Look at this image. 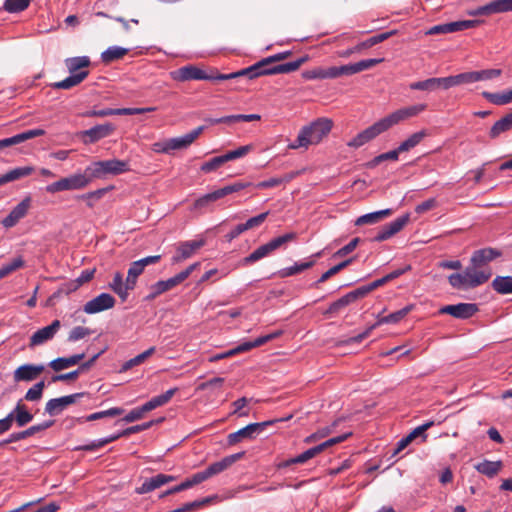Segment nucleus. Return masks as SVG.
<instances>
[{"label": "nucleus", "instance_id": "nucleus-43", "mask_svg": "<svg viewBox=\"0 0 512 512\" xmlns=\"http://www.w3.org/2000/svg\"><path fill=\"white\" fill-rule=\"evenodd\" d=\"M411 311V306H406L396 312H393L387 316L378 317L377 322L375 323L376 327L383 324H395L400 322L409 312Z\"/></svg>", "mask_w": 512, "mask_h": 512}, {"label": "nucleus", "instance_id": "nucleus-5", "mask_svg": "<svg viewBox=\"0 0 512 512\" xmlns=\"http://www.w3.org/2000/svg\"><path fill=\"white\" fill-rule=\"evenodd\" d=\"M280 334H281V331H277V332H274V333L267 334L265 336L258 337L254 341L244 342V343L236 346L233 349H230V350H228L226 352L219 353V354H216V355L210 357L209 361L210 362H216V361L228 358V357H232V356H234L236 354L249 351V350H251V349H253L255 347H259V346L267 343L270 340H273L274 338L278 337Z\"/></svg>", "mask_w": 512, "mask_h": 512}, {"label": "nucleus", "instance_id": "nucleus-64", "mask_svg": "<svg viewBox=\"0 0 512 512\" xmlns=\"http://www.w3.org/2000/svg\"><path fill=\"white\" fill-rule=\"evenodd\" d=\"M248 185H249L248 183L235 182L233 184L224 186L223 188L218 189L217 191H218V194L220 195V198H223L226 195H229V194H232L235 192H239L240 190L244 189Z\"/></svg>", "mask_w": 512, "mask_h": 512}, {"label": "nucleus", "instance_id": "nucleus-28", "mask_svg": "<svg viewBox=\"0 0 512 512\" xmlns=\"http://www.w3.org/2000/svg\"><path fill=\"white\" fill-rule=\"evenodd\" d=\"M306 57L299 58L292 62H287L279 65H275L266 69L261 73L262 75H274V74H284L296 71L299 67L306 61Z\"/></svg>", "mask_w": 512, "mask_h": 512}, {"label": "nucleus", "instance_id": "nucleus-32", "mask_svg": "<svg viewBox=\"0 0 512 512\" xmlns=\"http://www.w3.org/2000/svg\"><path fill=\"white\" fill-rule=\"evenodd\" d=\"M8 415H12V422L15 421L18 427H24L33 420V415L21 403V400Z\"/></svg>", "mask_w": 512, "mask_h": 512}, {"label": "nucleus", "instance_id": "nucleus-36", "mask_svg": "<svg viewBox=\"0 0 512 512\" xmlns=\"http://www.w3.org/2000/svg\"><path fill=\"white\" fill-rule=\"evenodd\" d=\"M84 357H85L84 353L75 354L70 357H60V358L52 360L49 363V366L54 371H61V370L67 369L69 367H72V366L78 364Z\"/></svg>", "mask_w": 512, "mask_h": 512}, {"label": "nucleus", "instance_id": "nucleus-10", "mask_svg": "<svg viewBox=\"0 0 512 512\" xmlns=\"http://www.w3.org/2000/svg\"><path fill=\"white\" fill-rule=\"evenodd\" d=\"M205 239H197L180 242L176 247V252L171 258L173 264L180 263L186 259L192 257L197 250L202 248L205 245Z\"/></svg>", "mask_w": 512, "mask_h": 512}, {"label": "nucleus", "instance_id": "nucleus-30", "mask_svg": "<svg viewBox=\"0 0 512 512\" xmlns=\"http://www.w3.org/2000/svg\"><path fill=\"white\" fill-rule=\"evenodd\" d=\"M111 290H113L123 301L128 297V291L134 289L128 285V278L123 280V275L120 272H116L113 276L112 282L109 284Z\"/></svg>", "mask_w": 512, "mask_h": 512}, {"label": "nucleus", "instance_id": "nucleus-2", "mask_svg": "<svg viewBox=\"0 0 512 512\" xmlns=\"http://www.w3.org/2000/svg\"><path fill=\"white\" fill-rule=\"evenodd\" d=\"M87 171L93 179H103L108 175H120L129 171V163L119 159L93 162L87 166Z\"/></svg>", "mask_w": 512, "mask_h": 512}, {"label": "nucleus", "instance_id": "nucleus-59", "mask_svg": "<svg viewBox=\"0 0 512 512\" xmlns=\"http://www.w3.org/2000/svg\"><path fill=\"white\" fill-rule=\"evenodd\" d=\"M352 301L349 298L348 294H345L335 302H333L329 308L326 310L325 314H336L338 313L342 308L348 306L351 304Z\"/></svg>", "mask_w": 512, "mask_h": 512}, {"label": "nucleus", "instance_id": "nucleus-34", "mask_svg": "<svg viewBox=\"0 0 512 512\" xmlns=\"http://www.w3.org/2000/svg\"><path fill=\"white\" fill-rule=\"evenodd\" d=\"M177 390H178L177 388H171V389L167 390L165 393L153 397L148 402L143 404V411L149 412V411H152L160 406L167 404L171 400V398L175 395Z\"/></svg>", "mask_w": 512, "mask_h": 512}, {"label": "nucleus", "instance_id": "nucleus-46", "mask_svg": "<svg viewBox=\"0 0 512 512\" xmlns=\"http://www.w3.org/2000/svg\"><path fill=\"white\" fill-rule=\"evenodd\" d=\"M127 53H128L127 48H123L120 46H111V47L107 48L104 52H102L101 59L105 63H110L117 59L122 58Z\"/></svg>", "mask_w": 512, "mask_h": 512}, {"label": "nucleus", "instance_id": "nucleus-39", "mask_svg": "<svg viewBox=\"0 0 512 512\" xmlns=\"http://www.w3.org/2000/svg\"><path fill=\"white\" fill-rule=\"evenodd\" d=\"M34 171L31 166L17 167L0 176V186L29 176Z\"/></svg>", "mask_w": 512, "mask_h": 512}, {"label": "nucleus", "instance_id": "nucleus-33", "mask_svg": "<svg viewBox=\"0 0 512 512\" xmlns=\"http://www.w3.org/2000/svg\"><path fill=\"white\" fill-rule=\"evenodd\" d=\"M391 214H392L391 209H383V210L367 213V214H364V215L358 217L355 220V225L363 226V225L376 224L379 221H381L382 219L390 216Z\"/></svg>", "mask_w": 512, "mask_h": 512}, {"label": "nucleus", "instance_id": "nucleus-17", "mask_svg": "<svg viewBox=\"0 0 512 512\" xmlns=\"http://www.w3.org/2000/svg\"><path fill=\"white\" fill-rule=\"evenodd\" d=\"M478 308L472 303H459L456 305H446L440 310V314H449L457 319H467L477 312Z\"/></svg>", "mask_w": 512, "mask_h": 512}, {"label": "nucleus", "instance_id": "nucleus-31", "mask_svg": "<svg viewBox=\"0 0 512 512\" xmlns=\"http://www.w3.org/2000/svg\"><path fill=\"white\" fill-rule=\"evenodd\" d=\"M302 77L306 80H324V79H335L334 66L323 68L316 67L310 70L302 72Z\"/></svg>", "mask_w": 512, "mask_h": 512}, {"label": "nucleus", "instance_id": "nucleus-12", "mask_svg": "<svg viewBox=\"0 0 512 512\" xmlns=\"http://www.w3.org/2000/svg\"><path fill=\"white\" fill-rule=\"evenodd\" d=\"M115 298L108 293H101L97 297L88 301L84 307L83 311L87 314H96L102 311L111 309L115 305Z\"/></svg>", "mask_w": 512, "mask_h": 512}, {"label": "nucleus", "instance_id": "nucleus-15", "mask_svg": "<svg viewBox=\"0 0 512 512\" xmlns=\"http://www.w3.org/2000/svg\"><path fill=\"white\" fill-rule=\"evenodd\" d=\"M61 328V322L59 320H54L50 325L38 329L35 333L30 337V347H35L46 343L47 341L54 338L57 332Z\"/></svg>", "mask_w": 512, "mask_h": 512}, {"label": "nucleus", "instance_id": "nucleus-38", "mask_svg": "<svg viewBox=\"0 0 512 512\" xmlns=\"http://www.w3.org/2000/svg\"><path fill=\"white\" fill-rule=\"evenodd\" d=\"M481 95L488 102L497 106H503L512 103V89L497 93L483 91Z\"/></svg>", "mask_w": 512, "mask_h": 512}, {"label": "nucleus", "instance_id": "nucleus-51", "mask_svg": "<svg viewBox=\"0 0 512 512\" xmlns=\"http://www.w3.org/2000/svg\"><path fill=\"white\" fill-rule=\"evenodd\" d=\"M449 284L458 290L471 289L464 272L453 273L448 277Z\"/></svg>", "mask_w": 512, "mask_h": 512}, {"label": "nucleus", "instance_id": "nucleus-35", "mask_svg": "<svg viewBox=\"0 0 512 512\" xmlns=\"http://www.w3.org/2000/svg\"><path fill=\"white\" fill-rule=\"evenodd\" d=\"M88 75L89 71H80L78 74H70L64 80L53 83L51 87L54 89L68 90L80 84Z\"/></svg>", "mask_w": 512, "mask_h": 512}, {"label": "nucleus", "instance_id": "nucleus-58", "mask_svg": "<svg viewBox=\"0 0 512 512\" xmlns=\"http://www.w3.org/2000/svg\"><path fill=\"white\" fill-rule=\"evenodd\" d=\"M44 134H45V131L43 129H39V128L31 129V130H27L25 132H22V133L12 136V139H13L14 145H16V144L22 143L26 140H29V139H32V138H35L38 136H42Z\"/></svg>", "mask_w": 512, "mask_h": 512}, {"label": "nucleus", "instance_id": "nucleus-23", "mask_svg": "<svg viewBox=\"0 0 512 512\" xmlns=\"http://www.w3.org/2000/svg\"><path fill=\"white\" fill-rule=\"evenodd\" d=\"M501 256V252L494 248H484L477 250L473 253L471 257V264L476 266V268L484 269L489 268L487 264L494 259Z\"/></svg>", "mask_w": 512, "mask_h": 512}, {"label": "nucleus", "instance_id": "nucleus-56", "mask_svg": "<svg viewBox=\"0 0 512 512\" xmlns=\"http://www.w3.org/2000/svg\"><path fill=\"white\" fill-rule=\"evenodd\" d=\"M45 388V382L40 381L33 385L25 394V400L35 402L42 398L43 390Z\"/></svg>", "mask_w": 512, "mask_h": 512}, {"label": "nucleus", "instance_id": "nucleus-50", "mask_svg": "<svg viewBox=\"0 0 512 512\" xmlns=\"http://www.w3.org/2000/svg\"><path fill=\"white\" fill-rule=\"evenodd\" d=\"M449 33H454L458 31H464L467 29L474 28L480 24L479 20H460L447 23Z\"/></svg>", "mask_w": 512, "mask_h": 512}, {"label": "nucleus", "instance_id": "nucleus-24", "mask_svg": "<svg viewBox=\"0 0 512 512\" xmlns=\"http://www.w3.org/2000/svg\"><path fill=\"white\" fill-rule=\"evenodd\" d=\"M176 480L175 476L166 475V474H157L154 477L146 479L141 486L136 488L137 494H146L149 493L164 484L172 482Z\"/></svg>", "mask_w": 512, "mask_h": 512}, {"label": "nucleus", "instance_id": "nucleus-42", "mask_svg": "<svg viewBox=\"0 0 512 512\" xmlns=\"http://www.w3.org/2000/svg\"><path fill=\"white\" fill-rule=\"evenodd\" d=\"M65 65L70 74H78L90 65V59L87 56L71 57L65 60Z\"/></svg>", "mask_w": 512, "mask_h": 512}, {"label": "nucleus", "instance_id": "nucleus-13", "mask_svg": "<svg viewBox=\"0 0 512 512\" xmlns=\"http://www.w3.org/2000/svg\"><path fill=\"white\" fill-rule=\"evenodd\" d=\"M156 110V107H146V108H105L101 110H91L87 111L84 115L87 117H106L111 115H137L143 114L147 112H153Z\"/></svg>", "mask_w": 512, "mask_h": 512}, {"label": "nucleus", "instance_id": "nucleus-44", "mask_svg": "<svg viewBox=\"0 0 512 512\" xmlns=\"http://www.w3.org/2000/svg\"><path fill=\"white\" fill-rule=\"evenodd\" d=\"M427 132L425 130L418 131L410 135L405 141L398 146V151L407 152L416 147L425 137Z\"/></svg>", "mask_w": 512, "mask_h": 512}, {"label": "nucleus", "instance_id": "nucleus-47", "mask_svg": "<svg viewBox=\"0 0 512 512\" xmlns=\"http://www.w3.org/2000/svg\"><path fill=\"white\" fill-rule=\"evenodd\" d=\"M291 55L290 51L280 52L275 55L269 56L267 58L262 59L261 61L255 63L257 66L258 72H263L266 69H269L272 63L282 61L286 58H288Z\"/></svg>", "mask_w": 512, "mask_h": 512}, {"label": "nucleus", "instance_id": "nucleus-26", "mask_svg": "<svg viewBox=\"0 0 512 512\" xmlns=\"http://www.w3.org/2000/svg\"><path fill=\"white\" fill-rule=\"evenodd\" d=\"M204 127L200 126L180 137L168 139L170 151L181 150L189 147L203 132Z\"/></svg>", "mask_w": 512, "mask_h": 512}, {"label": "nucleus", "instance_id": "nucleus-20", "mask_svg": "<svg viewBox=\"0 0 512 512\" xmlns=\"http://www.w3.org/2000/svg\"><path fill=\"white\" fill-rule=\"evenodd\" d=\"M31 204L30 197L24 198L17 204L11 212L2 220V225L5 228L14 227L20 219L26 216Z\"/></svg>", "mask_w": 512, "mask_h": 512}, {"label": "nucleus", "instance_id": "nucleus-63", "mask_svg": "<svg viewBox=\"0 0 512 512\" xmlns=\"http://www.w3.org/2000/svg\"><path fill=\"white\" fill-rule=\"evenodd\" d=\"M477 72V80L479 81H489L493 80L495 78H498L502 74L501 69H484L479 70Z\"/></svg>", "mask_w": 512, "mask_h": 512}, {"label": "nucleus", "instance_id": "nucleus-48", "mask_svg": "<svg viewBox=\"0 0 512 512\" xmlns=\"http://www.w3.org/2000/svg\"><path fill=\"white\" fill-rule=\"evenodd\" d=\"M155 352V347H150L146 351L140 353L139 355L135 356L134 358H131L130 360L126 361L120 371L126 372L129 369H131L134 366H138L142 364L148 357H150Z\"/></svg>", "mask_w": 512, "mask_h": 512}, {"label": "nucleus", "instance_id": "nucleus-22", "mask_svg": "<svg viewBox=\"0 0 512 512\" xmlns=\"http://www.w3.org/2000/svg\"><path fill=\"white\" fill-rule=\"evenodd\" d=\"M411 90L432 92L437 89L448 90L447 77H432L409 84Z\"/></svg>", "mask_w": 512, "mask_h": 512}, {"label": "nucleus", "instance_id": "nucleus-55", "mask_svg": "<svg viewBox=\"0 0 512 512\" xmlns=\"http://www.w3.org/2000/svg\"><path fill=\"white\" fill-rule=\"evenodd\" d=\"M219 199H221V198H220V195L218 194L217 190H215L211 193H207V194L203 195L202 197L198 198L194 202V209L195 210L203 209V208L209 206L212 202L217 201Z\"/></svg>", "mask_w": 512, "mask_h": 512}, {"label": "nucleus", "instance_id": "nucleus-11", "mask_svg": "<svg viewBox=\"0 0 512 512\" xmlns=\"http://www.w3.org/2000/svg\"><path fill=\"white\" fill-rule=\"evenodd\" d=\"M409 218V214H405L382 226L373 240L376 242H382L390 239L406 226V224L409 222Z\"/></svg>", "mask_w": 512, "mask_h": 512}, {"label": "nucleus", "instance_id": "nucleus-25", "mask_svg": "<svg viewBox=\"0 0 512 512\" xmlns=\"http://www.w3.org/2000/svg\"><path fill=\"white\" fill-rule=\"evenodd\" d=\"M44 371L43 365L24 364L19 366L13 373L16 382L32 381Z\"/></svg>", "mask_w": 512, "mask_h": 512}, {"label": "nucleus", "instance_id": "nucleus-37", "mask_svg": "<svg viewBox=\"0 0 512 512\" xmlns=\"http://www.w3.org/2000/svg\"><path fill=\"white\" fill-rule=\"evenodd\" d=\"M478 82L476 71H467L457 75L447 76L448 89L463 85Z\"/></svg>", "mask_w": 512, "mask_h": 512}, {"label": "nucleus", "instance_id": "nucleus-60", "mask_svg": "<svg viewBox=\"0 0 512 512\" xmlns=\"http://www.w3.org/2000/svg\"><path fill=\"white\" fill-rule=\"evenodd\" d=\"M252 150V145H244L240 146L235 150L229 151L226 154H224V158L227 161H231L234 159H238L241 157H244Z\"/></svg>", "mask_w": 512, "mask_h": 512}, {"label": "nucleus", "instance_id": "nucleus-14", "mask_svg": "<svg viewBox=\"0 0 512 512\" xmlns=\"http://www.w3.org/2000/svg\"><path fill=\"white\" fill-rule=\"evenodd\" d=\"M83 395V393H75L59 398L50 399L45 405V413L49 414L50 416L58 415L69 405L75 403L76 400L81 398Z\"/></svg>", "mask_w": 512, "mask_h": 512}, {"label": "nucleus", "instance_id": "nucleus-9", "mask_svg": "<svg viewBox=\"0 0 512 512\" xmlns=\"http://www.w3.org/2000/svg\"><path fill=\"white\" fill-rule=\"evenodd\" d=\"M274 421H265L261 423H251L238 431L228 435V443L234 445L241 442L243 439H253L261 433L264 428L271 425Z\"/></svg>", "mask_w": 512, "mask_h": 512}, {"label": "nucleus", "instance_id": "nucleus-21", "mask_svg": "<svg viewBox=\"0 0 512 512\" xmlns=\"http://www.w3.org/2000/svg\"><path fill=\"white\" fill-rule=\"evenodd\" d=\"M245 452H239L232 455H228L221 459L220 461L214 462L210 464L205 470V474L207 475L208 479L222 473L226 469H228L230 466H232L235 462L240 460L244 456Z\"/></svg>", "mask_w": 512, "mask_h": 512}, {"label": "nucleus", "instance_id": "nucleus-1", "mask_svg": "<svg viewBox=\"0 0 512 512\" xmlns=\"http://www.w3.org/2000/svg\"><path fill=\"white\" fill-rule=\"evenodd\" d=\"M333 123L326 118H319L311 124L304 126L296 140L288 145L289 149H307L310 145H316L322 141L331 131Z\"/></svg>", "mask_w": 512, "mask_h": 512}, {"label": "nucleus", "instance_id": "nucleus-27", "mask_svg": "<svg viewBox=\"0 0 512 512\" xmlns=\"http://www.w3.org/2000/svg\"><path fill=\"white\" fill-rule=\"evenodd\" d=\"M181 280L179 279L178 275L167 279V280H160L151 285L150 287V293L147 296V299L152 300L158 297L159 295L163 294L166 291H169L176 287L177 285L181 284Z\"/></svg>", "mask_w": 512, "mask_h": 512}, {"label": "nucleus", "instance_id": "nucleus-41", "mask_svg": "<svg viewBox=\"0 0 512 512\" xmlns=\"http://www.w3.org/2000/svg\"><path fill=\"white\" fill-rule=\"evenodd\" d=\"M512 129V112L506 114L504 117L494 123L490 129L489 135L491 138L498 137L501 133Z\"/></svg>", "mask_w": 512, "mask_h": 512}, {"label": "nucleus", "instance_id": "nucleus-29", "mask_svg": "<svg viewBox=\"0 0 512 512\" xmlns=\"http://www.w3.org/2000/svg\"><path fill=\"white\" fill-rule=\"evenodd\" d=\"M320 256H321V252H318V253L312 255L310 260L301 262V263H295L294 265H292L290 267L283 268L278 272V274L280 277L285 278V277H290V276L296 275L298 273H301V272L311 268L315 264L314 258H317Z\"/></svg>", "mask_w": 512, "mask_h": 512}, {"label": "nucleus", "instance_id": "nucleus-61", "mask_svg": "<svg viewBox=\"0 0 512 512\" xmlns=\"http://www.w3.org/2000/svg\"><path fill=\"white\" fill-rule=\"evenodd\" d=\"M91 331L89 328L83 327V326H76L74 327L69 335H68V341L69 342H76L79 341L86 336L90 335Z\"/></svg>", "mask_w": 512, "mask_h": 512}, {"label": "nucleus", "instance_id": "nucleus-7", "mask_svg": "<svg viewBox=\"0 0 512 512\" xmlns=\"http://www.w3.org/2000/svg\"><path fill=\"white\" fill-rule=\"evenodd\" d=\"M351 434V432H348L340 436L330 438L317 446L309 448L308 450L294 457V462L296 464H304L310 459L314 458L315 456L325 451L326 449L345 441L349 436H351Z\"/></svg>", "mask_w": 512, "mask_h": 512}, {"label": "nucleus", "instance_id": "nucleus-45", "mask_svg": "<svg viewBox=\"0 0 512 512\" xmlns=\"http://www.w3.org/2000/svg\"><path fill=\"white\" fill-rule=\"evenodd\" d=\"M493 289L499 294H511L512 293V277L511 276H497L492 281Z\"/></svg>", "mask_w": 512, "mask_h": 512}, {"label": "nucleus", "instance_id": "nucleus-3", "mask_svg": "<svg viewBox=\"0 0 512 512\" xmlns=\"http://www.w3.org/2000/svg\"><path fill=\"white\" fill-rule=\"evenodd\" d=\"M91 181L92 178L86 168L83 173H75L47 185L45 190L50 194L58 193L61 191L79 190L86 187Z\"/></svg>", "mask_w": 512, "mask_h": 512}, {"label": "nucleus", "instance_id": "nucleus-57", "mask_svg": "<svg viewBox=\"0 0 512 512\" xmlns=\"http://www.w3.org/2000/svg\"><path fill=\"white\" fill-rule=\"evenodd\" d=\"M143 271L144 268L138 260L131 263L127 273L128 285L130 287H135L137 278L143 273Z\"/></svg>", "mask_w": 512, "mask_h": 512}, {"label": "nucleus", "instance_id": "nucleus-19", "mask_svg": "<svg viewBox=\"0 0 512 512\" xmlns=\"http://www.w3.org/2000/svg\"><path fill=\"white\" fill-rule=\"evenodd\" d=\"M115 131L112 123L96 125L82 132L85 143H95L103 138L110 136Z\"/></svg>", "mask_w": 512, "mask_h": 512}, {"label": "nucleus", "instance_id": "nucleus-16", "mask_svg": "<svg viewBox=\"0 0 512 512\" xmlns=\"http://www.w3.org/2000/svg\"><path fill=\"white\" fill-rule=\"evenodd\" d=\"M171 78L176 81L205 80L208 74L194 65H186L170 73Z\"/></svg>", "mask_w": 512, "mask_h": 512}, {"label": "nucleus", "instance_id": "nucleus-40", "mask_svg": "<svg viewBox=\"0 0 512 512\" xmlns=\"http://www.w3.org/2000/svg\"><path fill=\"white\" fill-rule=\"evenodd\" d=\"M501 468H502L501 461L484 460L475 465V469L479 473L486 475L487 477H490V478L497 475Z\"/></svg>", "mask_w": 512, "mask_h": 512}, {"label": "nucleus", "instance_id": "nucleus-4", "mask_svg": "<svg viewBox=\"0 0 512 512\" xmlns=\"http://www.w3.org/2000/svg\"><path fill=\"white\" fill-rule=\"evenodd\" d=\"M294 239H296V234L293 232L276 237V238L272 239L271 241H269L268 243L261 245L256 250H254L250 255L243 258L242 264L249 265V264L255 263V262L267 257L273 251L280 248L285 243L293 241Z\"/></svg>", "mask_w": 512, "mask_h": 512}, {"label": "nucleus", "instance_id": "nucleus-49", "mask_svg": "<svg viewBox=\"0 0 512 512\" xmlns=\"http://www.w3.org/2000/svg\"><path fill=\"white\" fill-rule=\"evenodd\" d=\"M24 263L25 262L21 256L12 259L9 263L4 264L0 268V278L3 279L7 277L9 274L13 273L14 271L22 268L24 266Z\"/></svg>", "mask_w": 512, "mask_h": 512}, {"label": "nucleus", "instance_id": "nucleus-6", "mask_svg": "<svg viewBox=\"0 0 512 512\" xmlns=\"http://www.w3.org/2000/svg\"><path fill=\"white\" fill-rule=\"evenodd\" d=\"M426 107V104H415L408 107H403L382 118V120L387 129H390L392 126L402 121L419 115L426 109Z\"/></svg>", "mask_w": 512, "mask_h": 512}, {"label": "nucleus", "instance_id": "nucleus-53", "mask_svg": "<svg viewBox=\"0 0 512 512\" xmlns=\"http://www.w3.org/2000/svg\"><path fill=\"white\" fill-rule=\"evenodd\" d=\"M123 412H124V410L122 408L113 407L108 410L92 413V414L88 415L85 418V420L86 421H95V420H99V419H103V418H107V417H115V416L121 415Z\"/></svg>", "mask_w": 512, "mask_h": 512}, {"label": "nucleus", "instance_id": "nucleus-62", "mask_svg": "<svg viewBox=\"0 0 512 512\" xmlns=\"http://www.w3.org/2000/svg\"><path fill=\"white\" fill-rule=\"evenodd\" d=\"M225 162L226 160L224 158V155L214 157L211 160L202 164L201 171L205 173L212 172L219 168L221 165H223Z\"/></svg>", "mask_w": 512, "mask_h": 512}, {"label": "nucleus", "instance_id": "nucleus-8", "mask_svg": "<svg viewBox=\"0 0 512 512\" xmlns=\"http://www.w3.org/2000/svg\"><path fill=\"white\" fill-rule=\"evenodd\" d=\"M387 130L388 129L383 120L380 119L373 125L358 133L354 138L347 142V145L352 148H359Z\"/></svg>", "mask_w": 512, "mask_h": 512}, {"label": "nucleus", "instance_id": "nucleus-18", "mask_svg": "<svg viewBox=\"0 0 512 512\" xmlns=\"http://www.w3.org/2000/svg\"><path fill=\"white\" fill-rule=\"evenodd\" d=\"M463 272L470 285V288H475L484 284L492 276L491 268L479 269L476 268V266H474L473 264L466 267V269Z\"/></svg>", "mask_w": 512, "mask_h": 512}, {"label": "nucleus", "instance_id": "nucleus-52", "mask_svg": "<svg viewBox=\"0 0 512 512\" xmlns=\"http://www.w3.org/2000/svg\"><path fill=\"white\" fill-rule=\"evenodd\" d=\"M30 4V0H5L3 8L9 13L24 11Z\"/></svg>", "mask_w": 512, "mask_h": 512}, {"label": "nucleus", "instance_id": "nucleus-54", "mask_svg": "<svg viewBox=\"0 0 512 512\" xmlns=\"http://www.w3.org/2000/svg\"><path fill=\"white\" fill-rule=\"evenodd\" d=\"M261 73L262 72H258L257 71V66L254 64V65H252V66H250L248 68H244V69L239 70L237 72H232V73H229V74H225V77H226V80L238 78V77H241V76H247L250 79H254V78H257V77L261 76Z\"/></svg>", "mask_w": 512, "mask_h": 512}]
</instances>
